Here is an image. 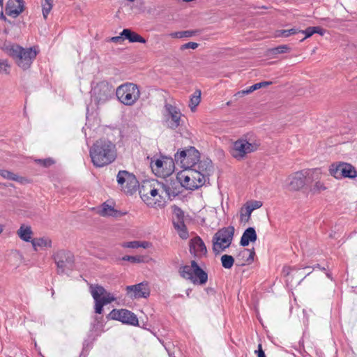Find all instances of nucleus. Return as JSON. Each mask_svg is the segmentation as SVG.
I'll return each instance as SVG.
<instances>
[{"instance_id":"obj_1","label":"nucleus","mask_w":357,"mask_h":357,"mask_svg":"<svg viewBox=\"0 0 357 357\" xmlns=\"http://www.w3.org/2000/svg\"><path fill=\"white\" fill-rule=\"evenodd\" d=\"M178 183L172 180L165 182L153 181L144 183L139 190L142 200L151 207H163L167 199H172L179 193Z\"/></svg>"},{"instance_id":"obj_2","label":"nucleus","mask_w":357,"mask_h":357,"mask_svg":"<svg viewBox=\"0 0 357 357\" xmlns=\"http://www.w3.org/2000/svg\"><path fill=\"white\" fill-rule=\"evenodd\" d=\"M93 164L102 167L114 162L116 158V145L105 139L97 140L89 151Z\"/></svg>"},{"instance_id":"obj_3","label":"nucleus","mask_w":357,"mask_h":357,"mask_svg":"<svg viewBox=\"0 0 357 357\" xmlns=\"http://www.w3.org/2000/svg\"><path fill=\"white\" fill-rule=\"evenodd\" d=\"M3 50L23 70L31 67L38 54V51L34 47L23 48L16 44H5Z\"/></svg>"},{"instance_id":"obj_4","label":"nucleus","mask_w":357,"mask_h":357,"mask_svg":"<svg viewBox=\"0 0 357 357\" xmlns=\"http://www.w3.org/2000/svg\"><path fill=\"white\" fill-rule=\"evenodd\" d=\"M118 100L126 106L134 105L140 98L139 86L132 82H126L116 89Z\"/></svg>"},{"instance_id":"obj_5","label":"nucleus","mask_w":357,"mask_h":357,"mask_svg":"<svg viewBox=\"0 0 357 357\" xmlns=\"http://www.w3.org/2000/svg\"><path fill=\"white\" fill-rule=\"evenodd\" d=\"M234 231L233 226H229L218 230L214 234L212 243L213 251L215 254L223 252L230 246L234 238Z\"/></svg>"},{"instance_id":"obj_6","label":"nucleus","mask_w":357,"mask_h":357,"mask_svg":"<svg viewBox=\"0 0 357 357\" xmlns=\"http://www.w3.org/2000/svg\"><path fill=\"white\" fill-rule=\"evenodd\" d=\"M320 174L319 169L297 172L288 178L289 188L291 190H298L305 185L307 179L318 178Z\"/></svg>"},{"instance_id":"obj_7","label":"nucleus","mask_w":357,"mask_h":357,"mask_svg":"<svg viewBox=\"0 0 357 357\" xmlns=\"http://www.w3.org/2000/svg\"><path fill=\"white\" fill-rule=\"evenodd\" d=\"M180 184L186 189L195 190L202 186L206 181L204 176L193 169H188L178 176Z\"/></svg>"},{"instance_id":"obj_8","label":"nucleus","mask_w":357,"mask_h":357,"mask_svg":"<svg viewBox=\"0 0 357 357\" xmlns=\"http://www.w3.org/2000/svg\"><path fill=\"white\" fill-rule=\"evenodd\" d=\"M150 165L153 172L159 177H168L174 172V162L171 158L151 159Z\"/></svg>"},{"instance_id":"obj_9","label":"nucleus","mask_w":357,"mask_h":357,"mask_svg":"<svg viewBox=\"0 0 357 357\" xmlns=\"http://www.w3.org/2000/svg\"><path fill=\"white\" fill-rule=\"evenodd\" d=\"M174 160L185 169H192L199 160V153L195 147L177 152Z\"/></svg>"},{"instance_id":"obj_10","label":"nucleus","mask_w":357,"mask_h":357,"mask_svg":"<svg viewBox=\"0 0 357 357\" xmlns=\"http://www.w3.org/2000/svg\"><path fill=\"white\" fill-rule=\"evenodd\" d=\"M258 144L255 142H249L245 139H239L234 142L231 149V155L238 160H243L247 154L255 151Z\"/></svg>"},{"instance_id":"obj_11","label":"nucleus","mask_w":357,"mask_h":357,"mask_svg":"<svg viewBox=\"0 0 357 357\" xmlns=\"http://www.w3.org/2000/svg\"><path fill=\"white\" fill-rule=\"evenodd\" d=\"M118 184L126 192L132 194L139 186L136 176L126 170L119 171L116 176Z\"/></svg>"},{"instance_id":"obj_12","label":"nucleus","mask_w":357,"mask_h":357,"mask_svg":"<svg viewBox=\"0 0 357 357\" xmlns=\"http://www.w3.org/2000/svg\"><path fill=\"white\" fill-rule=\"evenodd\" d=\"M114 91V89L109 83L100 82L92 89V96L97 104H102L109 100Z\"/></svg>"},{"instance_id":"obj_13","label":"nucleus","mask_w":357,"mask_h":357,"mask_svg":"<svg viewBox=\"0 0 357 357\" xmlns=\"http://www.w3.org/2000/svg\"><path fill=\"white\" fill-rule=\"evenodd\" d=\"M331 176L337 179L342 178H354L357 176V171L355 167L348 163L333 164L329 168Z\"/></svg>"},{"instance_id":"obj_14","label":"nucleus","mask_w":357,"mask_h":357,"mask_svg":"<svg viewBox=\"0 0 357 357\" xmlns=\"http://www.w3.org/2000/svg\"><path fill=\"white\" fill-rule=\"evenodd\" d=\"M54 259L57 266L58 273L62 274L66 268H72L74 256L69 251L61 250L54 255Z\"/></svg>"},{"instance_id":"obj_15","label":"nucleus","mask_w":357,"mask_h":357,"mask_svg":"<svg viewBox=\"0 0 357 357\" xmlns=\"http://www.w3.org/2000/svg\"><path fill=\"white\" fill-rule=\"evenodd\" d=\"M107 319L117 320L123 324L132 326L138 325V319L137 316L132 312L126 309H114L107 316Z\"/></svg>"},{"instance_id":"obj_16","label":"nucleus","mask_w":357,"mask_h":357,"mask_svg":"<svg viewBox=\"0 0 357 357\" xmlns=\"http://www.w3.org/2000/svg\"><path fill=\"white\" fill-rule=\"evenodd\" d=\"M165 121L168 128L175 130L180 126L181 113L178 108L169 103L165 105Z\"/></svg>"},{"instance_id":"obj_17","label":"nucleus","mask_w":357,"mask_h":357,"mask_svg":"<svg viewBox=\"0 0 357 357\" xmlns=\"http://www.w3.org/2000/svg\"><path fill=\"white\" fill-rule=\"evenodd\" d=\"M126 294L130 298H146L150 295V288L148 282H143L135 285L126 287Z\"/></svg>"},{"instance_id":"obj_18","label":"nucleus","mask_w":357,"mask_h":357,"mask_svg":"<svg viewBox=\"0 0 357 357\" xmlns=\"http://www.w3.org/2000/svg\"><path fill=\"white\" fill-rule=\"evenodd\" d=\"M190 252L197 257H202L206 255V247L199 236H196L190 240Z\"/></svg>"},{"instance_id":"obj_19","label":"nucleus","mask_w":357,"mask_h":357,"mask_svg":"<svg viewBox=\"0 0 357 357\" xmlns=\"http://www.w3.org/2000/svg\"><path fill=\"white\" fill-rule=\"evenodd\" d=\"M24 8V2L23 0H8L5 12L8 16L16 18L23 12Z\"/></svg>"},{"instance_id":"obj_20","label":"nucleus","mask_w":357,"mask_h":357,"mask_svg":"<svg viewBox=\"0 0 357 357\" xmlns=\"http://www.w3.org/2000/svg\"><path fill=\"white\" fill-rule=\"evenodd\" d=\"M91 294L95 301V312L97 314L102 312L103 306L105 305V303L100 300L101 294L105 292V288L100 285L91 286Z\"/></svg>"},{"instance_id":"obj_21","label":"nucleus","mask_w":357,"mask_h":357,"mask_svg":"<svg viewBox=\"0 0 357 357\" xmlns=\"http://www.w3.org/2000/svg\"><path fill=\"white\" fill-rule=\"evenodd\" d=\"M192 169L199 172L200 176H203L204 181H206L209 179V176L213 171L212 162L208 159L204 160H199Z\"/></svg>"},{"instance_id":"obj_22","label":"nucleus","mask_w":357,"mask_h":357,"mask_svg":"<svg viewBox=\"0 0 357 357\" xmlns=\"http://www.w3.org/2000/svg\"><path fill=\"white\" fill-rule=\"evenodd\" d=\"M192 276L193 280L190 281L195 284H204L208 280L207 273L197 264V263L192 260Z\"/></svg>"},{"instance_id":"obj_23","label":"nucleus","mask_w":357,"mask_h":357,"mask_svg":"<svg viewBox=\"0 0 357 357\" xmlns=\"http://www.w3.org/2000/svg\"><path fill=\"white\" fill-rule=\"evenodd\" d=\"M98 213L102 217H113L119 218L125 215L126 213H123L114 208L112 205L107 202H104L98 209Z\"/></svg>"},{"instance_id":"obj_24","label":"nucleus","mask_w":357,"mask_h":357,"mask_svg":"<svg viewBox=\"0 0 357 357\" xmlns=\"http://www.w3.org/2000/svg\"><path fill=\"white\" fill-rule=\"evenodd\" d=\"M255 255V249L243 248L241 250L237 255V260L239 261V265L243 266L245 264H250L254 261Z\"/></svg>"},{"instance_id":"obj_25","label":"nucleus","mask_w":357,"mask_h":357,"mask_svg":"<svg viewBox=\"0 0 357 357\" xmlns=\"http://www.w3.org/2000/svg\"><path fill=\"white\" fill-rule=\"evenodd\" d=\"M257 235L254 227H248L246 229L241 238L240 244L243 247L249 245L250 242L253 243L257 241Z\"/></svg>"},{"instance_id":"obj_26","label":"nucleus","mask_w":357,"mask_h":357,"mask_svg":"<svg viewBox=\"0 0 357 357\" xmlns=\"http://www.w3.org/2000/svg\"><path fill=\"white\" fill-rule=\"evenodd\" d=\"M121 35L123 36L124 38L128 40L130 43H146V40L143 37L129 29H124Z\"/></svg>"},{"instance_id":"obj_27","label":"nucleus","mask_w":357,"mask_h":357,"mask_svg":"<svg viewBox=\"0 0 357 357\" xmlns=\"http://www.w3.org/2000/svg\"><path fill=\"white\" fill-rule=\"evenodd\" d=\"M17 234L22 241L31 243L33 231L30 226L22 225Z\"/></svg>"},{"instance_id":"obj_28","label":"nucleus","mask_w":357,"mask_h":357,"mask_svg":"<svg viewBox=\"0 0 357 357\" xmlns=\"http://www.w3.org/2000/svg\"><path fill=\"white\" fill-rule=\"evenodd\" d=\"M34 250L37 251L38 248H51L52 241L47 237L36 238L31 241Z\"/></svg>"},{"instance_id":"obj_29","label":"nucleus","mask_w":357,"mask_h":357,"mask_svg":"<svg viewBox=\"0 0 357 357\" xmlns=\"http://www.w3.org/2000/svg\"><path fill=\"white\" fill-rule=\"evenodd\" d=\"M173 225L182 239H187L188 238V231L184 224V221L179 220L178 222H173Z\"/></svg>"},{"instance_id":"obj_30","label":"nucleus","mask_w":357,"mask_h":357,"mask_svg":"<svg viewBox=\"0 0 357 357\" xmlns=\"http://www.w3.org/2000/svg\"><path fill=\"white\" fill-rule=\"evenodd\" d=\"M192 261H191L190 265H185L180 267L179 273L180 275L184 279L191 280H193L194 277L192 276Z\"/></svg>"},{"instance_id":"obj_31","label":"nucleus","mask_w":357,"mask_h":357,"mask_svg":"<svg viewBox=\"0 0 357 357\" xmlns=\"http://www.w3.org/2000/svg\"><path fill=\"white\" fill-rule=\"evenodd\" d=\"M201 101V91L199 90H196L190 100L189 107L191 110L193 112L195 110L197 106L199 104Z\"/></svg>"},{"instance_id":"obj_32","label":"nucleus","mask_w":357,"mask_h":357,"mask_svg":"<svg viewBox=\"0 0 357 357\" xmlns=\"http://www.w3.org/2000/svg\"><path fill=\"white\" fill-rule=\"evenodd\" d=\"M0 176H2L4 178L11 180V181H15L22 183V178L20 177L17 174L6 170V169H0Z\"/></svg>"},{"instance_id":"obj_33","label":"nucleus","mask_w":357,"mask_h":357,"mask_svg":"<svg viewBox=\"0 0 357 357\" xmlns=\"http://www.w3.org/2000/svg\"><path fill=\"white\" fill-rule=\"evenodd\" d=\"M300 31H301V30H299L298 29H296V28H292L290 29H282V30L277 31L275 33V36L277 37L287 38L291 35H294L297 33H299Z\"/></svg>"},{"instance_id":"obj_34","label":"nucleus","mask_w":357,"mask_h":357,"mask_svg":"<svg viewBox=\"0 0 357 357\" xmlns=\"http://www.w3.org/2000/svg\"><path fill=\"white\" fill-rule=\"evenodd\" d=\"M252 213V209H250L247 205H244L241 208V221L242 222H248L250 218V215Z\"/></svg>"},{"instance_id":"obj_35","label":"nucleus","mask_w":357,"mask_h":357,"mask_svg":"<svg viewBox=\"0 0 357 357\" xmlns=\"http://www.w3.org/2000/svg\"><path fill=\"white\" fill-rule=\"evenodd\" d=\"M221 263L225 268L229 269L234 264V259L231 255H224L221 257Z\"/></svg>"},{"instance_id":"obj_36","label":"nucleus","mask_w":357,"mask_h":357,"mask_svg":"<svg viewBox=\"0 0 357 357\" xmlns=\"http://www.w3.org/2000/svg\"><path fill=\"white\" fill-rule=\"evenodd\" d=\"M41 4L43 8V15L45 19H47L52 8V0H42Z\"/></svg>"},{"instance_id":"obj_37","label":"nucleus","mask_w":357,"mask_h":357,"mask_svg":"<svg viewBox=\"0 0 357 357\" xmlns=\"http://www.w3.org/2000/svg\"><path fill=\"white\" fill-rule=\"evenodd\" d=\"M10 64L6 59H0V74L9 75Z\"/></svg>"},{"instance_id":"obj_38","label":"nucleus","mask_w":357,"mask_h":357,"mask_svg":"<svg viewBox=\"0 0 357 357\" xmlns=\"http://www.w3.org/2000/svg\"><path fill=\"white\" fill-rule=\"evenodd\" d=\"M179 220L184 221V214L183 211L180 208L175 206L174 208L172 221L178 222Z\"/></svg>"},{"instance_id":"obj_39","label":"nucleus","mask_w":357,"mask_h":357,"mask_svg":"<svg viewBox=\"0 0 357 357\" xmlns=\"http://www.w3.org/2000/svg\"><path fill=\"white\" fill-rule=\"evenodd\" d=\"M100 300L105 303V305L111 303L116 300V297L111 293L107 292L105 289V292L101 294Z\"/></svg>"},{"instance_id":"obj_40","label":"nucleus","mask_w":357,"mask_h":357,"mask_svg":"<svg viewBox=\"0 0 357 357\" xmlns=\"http://www.w3.org/2000/svg\"><path fill=\"white\" fill-rule=\"evenodd\" d=\"M289 50V47L286 45H280L270 50V52L273 55L282 54L287 52Z\"/></svg>"},{"instance_id":"obj_41","label":"nucleus","mask_w":357,"mask_h":357,"mask_svg":"<svg viewBox=\"0 0 357 357\" xmlns=\"http://www.w3.org/2000/svg\"><path fill=\"white\" fill-rule=\"evenodd\" d=\"M326 187L324 184L320 181H317L313 187L310 189V191L313 194L320 193L321 191L326 190Z\"/></svg>"},{"instance_id":"obj_42","label":"nucleus","mask_w":357,"mask_h":357,"mask_svg":"<svg viewBox=\"0 0 357 357\" xmlns=\"http://www.w3.org/2000/svg\"><path fill=\"white\" fill-rule=\"evenodd\" d=\"M122 259L123 261H130L132 263H142L144 262V257H142V256H129V255H126L124 257H122Z\"/></svg>"},{"instance_id":"obj_43","label":"nucleus","mask_w":357,"mask_h":357,"mask_svg":"<svg viewBox=\"0 0 357 357\" xmlns=\"http://www.w3.org/2000/svg\"><path fill=\"white\" fill-rule=\"evenodd\" d=\"M245 205H247V206H248L253 211L254 210L259 208L260 207H261L262 206V202H260V201L255 200V201H251V202H247L245 204Z\"/></svg>"},{"instance_id":"obj_44","label":"nucleus","mask_w":357,"mask_h":357,"mask_svg":"<svg viewBox=\"0 0 357 357\" xmlns=\"http://www.w3.org/2000/svg\"><path fill=\"white\" fill-rule=\"evenodd\" d=\"M121 246L125 248L135 249L139 248V241H133L129 242H123L121 243Z\"/></svg>"},{"instance_id":"obj_45","label":"nucleus","mask_w":357,"mask_h":357,"mask_svg":"<svg viewBox=\"0 0 357 357\" xmlns=\"http://www.w3.org/2000/svg\"><path fill=\"white\" fill-rule=\"evenodd\" d=\"M199 46V44L197 43H195V42H188L185 44H183V45H181V50H186V49H192V50H195L196 48H197Z\"/></svg>"},{"instance_id":"obj_46","label":"nucleus","mask_w":357,"mask_h":357,"mask_svg":"<svg viewBox=\"0 0 357 357\" xmlns=\"http://www.w3.org/2000/svg\"><path fill=\"white\" fill-rule=\"evenodd\" d=\"M257 89H258L257 86L256 84H255L250 86V87H248V89L239 91L238 94H241L243 96L247 95V94H249Z\"/></svg>"},{"instance_id":"obj_47","label":"nucleus","mask_w":357,"mask_h":357,"mask_svg":"<svg viewBox=\"0 0 357 357\" xmlns=\"http://www.w3.org/2000/svg\"><path fill=\"white\" fill-rule=\"evenodd\" d=\"M314 31H313V26H309L307 27L305 30L304 31H301L300 32L304 33L305 35V36L301 39V40L303 41V40H305V38H307L310 36H312L313 34H314Z\"/></svg>"},{"instance_id":"obj_48","label":"nucleus","mask_w":357,"mask_h":357,"mask_svg":"<svg viewBox=\"0 0 357 357\" xmlns=\"http://www.w3.org/2000/svg\"><path fill=\"white\" fill-rule=\"evenodd\" d=\"M38 162L43 165L44 167H49L54 164V161L50 158H47L45 160H38Z\"/></svg>"},{"instance_id":"obj_49","label":"nucleus","mask_w":357,"mask_h":357,"mask_svg":"<svg viewBox=\"0 0 357 357\" xmlns=\"http://www.w3.org/2000/svg\"><path fill=\"white\" fill-rule=\"evenodd\" d=\"M125 40L123 36H121L120 34V36H114V37H112L111 38H109V41L111 42H113V43H121L123 40Z\"/></svg>"},{"instance_id":"obj_50","label":"nucleus","mask_w":357,"mask_h":357,"mask_svg":"<svg viewBox=\"0 0 357 357\" xmlns=\"http://www.w3.org/2000/svg\"><path fill=\"white\" fill-rule=\"evenodd\" d=\"M255 353L257 354L258 357H266L261 344H258V349L255 351Z\"/></svg>"},{"instance_id":"obj_51","label":"nucleus","mask_w":357,"mask_h":357,"mask_svg":"<svg viewBox=\"0 0 357 357\" xmlns=\"http://www.w3.org/2000/svg\"><path fill=\"white\" fill-rule=\"evenodd\" d=\"M195 33V31H182V38H190L194 36Z\"/></svg>"},{"instance_id":"obj_52","label":"nucleus","mask_w":357,"mask_h":357,"mask_svg":"<svg viewBox=\"0 0 357 357\" xmlns=\"http://www.w3.org/2000/svg\"><path fill=\"white\" fill-rule=\"evenodd\" d=\"M313 31H314V33H318L321 36H323L326 32V31L320 26H313Z\"/></svg>"},{"instance_id":"obj_53","label":"nucleus","mask_w":357,"mask_h":357,"mask_svg":"<svg viewBox=\"0 0 357 357\" xmlns=\"http://www.w3.org/2000/svg\"><path fill=\"white\" fill-rule=\"evenodd\" d=\"M271 84H272L271 82H261L257 83L256 84H257V88L259 89H261L262 87L268 86L271 85Z\"/></svg>"},{"instance_id":"obj_54","label":"nucleus","mask_w":357,"mask_h":357,"mask_svg":"<svg viewBox=\"0 0 357 357\" xmlns=\"http://www.w3.org/2000/svg\"><path fill=\"white\" fill-rule=\"evenodd\" d=\"M171 37L176 38H182V31L174 32L170 34Z\"/></svg>"},{"instance_id":"obj_55","label":"nucleus","mask_w":357,"mask_h":357,"mask_svg":"<svg viewBox=\"0 0 357 357\" xmlns=\"http://www.w3.org/2000/svg\"><path fill=\"white\" fill-rule=\"evenodd\" d=\"M149 247V243L146 241H139V248H147Z\"/></svg>"},{"instance_id":"obj_56","label":"nucleus","mask_w":357,"mask_h":357,"mask_svg":"<svg viewBox=\"0 0 357 357\" xmlns=\"http://www.w3.org/2000/svg\"><path fill=\"white\" fill-rule=\"evenodd\" d=\"M313 270L316 269V268H319L321 271H326V268L324 267H321V266L319 264H315L313 267H312Z\"/></svg>"},{"instance_id":"obj_57","label":"nucleus","mask_w":357,"mask_h":357,"mask_svg":"<svg viewBox=\"0 0 357 357\" xmlns=\"http://www.w3.org/2000/svg\"><path fill=\"white\" fill-rule=\"evenodd\" d=\"M3 228H4V226L3 225L0 224V234L3 232Z\"/></svg>"},{"instance_id":"obj_58","label":"nucleus","mask_w":357,"mask_h":357,"mask_svg":"<svg viewBox=\"0 0 357 357\" xmlns=\"http://www.w3.org/2000/svg\"><path fill=\"white\" fill-rule=\"evenodd\" d=\"M326 276H327L328 278H331V273H326Z\"/></svg>"},{"instance_id":"obj_59","label":"nucleus","mask_w":357,"mask_h":357,"mask_svg":"<svg viewBox=\"0 0 357 357\" xmlns=\"http://www.w3.org/2000/svg\"><path fill=\"white\" fill-rule=\"evenodd\" d=\"M1 18L3 19V20H6V17L3 16V13H1Z\"/></svg>"},{"instance_id":"obj_60","label":"nucleus","mask_w":357,"mask_h":357,"mask_svg":"<svg viewBox=\"0 0 357 357\" xmlns=\"http://www.w3.org/2000/svg\"><path fill=\"white\" fill-rule=\"evenodd\" d=\"M3 0H0V6L3 5Z\"/></svg>"},{"instance_id":"obj_61","label":"nucleus","mask_w":357,"mask_h":357,"mask_svg":"<svg viewBox=\"0 0 357 357\" xmlns=\"http://www.w3.org/2000/svg\"><path fill=\"white\" fill-rule=\"evenodd\" d=\"M128 1H130V2H133L135 1V0H127Z\"/></svg>"},{"instance_id":"obj_62","label":"nucleus","mask_w":357,"mask_h":357,"mask_svg":"<svg viewBox=\"0 0 357 357\" xmlns=\"http://www.w3.org/2000/svg\"><path fill=\"white\" fill-rule=\"evenodd\" d=\"M169 356H170V357H176L175 356L172 355V354H170Z\"/></svg>"}]
</instances>
